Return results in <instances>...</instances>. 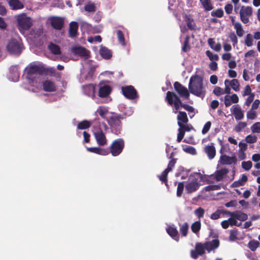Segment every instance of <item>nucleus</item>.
Wrapping results in <instances>:
<instances>
[{
  "label": "nucleus",
  "instance_id": "46",
  "mask_svg": "<svg viewBox=\"0 0 260 260\" xmlns=\"http://www.w3.org/2000/svg\"><path fill=\"white\" fill-rule=\"evenodd\" d=\"M230 83L231 87L233 90L236 91H237L239 90L240 84L238 80L233 79L230 81Z\"/></svg>",
  "mask_w": 260,
  "mask_h": 260
},
{
  "label": "nucleus",
  "instance_id": "22",
  "mask_svg": "<svg viewBox=\"0 0 260 260\" xmlns=\"http://www.w3.org/2000/svg\"><path fill=\"white\" fill-rule=\"evenodd\" d=\"M177 119L178 126H180V124H187L188 122L187 114L184 111H178Z\"/></svg>",
  "mask_w": 260,
  "mask_h": 260
},
{
  "label": "nucleus",
  "instance_id": "21",
  "mask_svg": "<svg viewBox=\"0 0 260 260\" xmlns=\"http://www.w3.org/2000/svg\"><path fill=\"white\" fill-rule=\"evenodd\" d=\"M112 91L111 87L108 85H104L100 87L99 90V96L101 98L108 96Z\"/></svg>",
  "mask_w": 260,
  "mask_h": 260
},
{
  "label": "nucleus",
  "instance_id": "56",
  "mask_svg": "<svg viewBox=\"0 0 260 260\" xmlns=\"http://www.w3.org/2000/svg\"><path fill=\"white\" fill-rule=\"evenodd\" d=\"M211 122L210 121L207 122L204 125V127L202 131V133L203 135L207 134L209 131L210 128H211Z\"/></svg>",
  "mask_w": 260,
  "mask_h": 260
},
{
  "label": "nucleus",
  "instance_id": "24",
  "mask_svg": "<svg viewBox=\"0 0 260 260\" xmlns=\"http://www.w3.org/2000/svg\"><path fill=\"white\" fill-rule=\"evenodd\" d=\"M73 52L80 56L87 58L89 55V51L82 47H77L73 49Z\"/></svg>",
  "mask_w": 260,
  "mask_h": 260
},
{
  "label": "nucleus",
  "instance_id": "29",
  "mask_svg": "<svg viewBox=\"0 0 260 260\" xmlns=\"http://www.w3.org/2000/svg\"><path fill=\"white\" fill-rule=\"evenodd\" d=\"M48 49L54 55H59L61 54L60 48L56 44L52 43H50L48 45Z\"/></svg>",
  "mask_w": 260,
  "mask_h": 260
},
{
  "label": "nucleus",
  "instance_id": "9",
  "mask_svg": "<svg viewBox=\"0 0 260 260\" xmlns=\"http://www.w3.org/2000/svg\"><path fill=\"white\" fill-rule=\"evenodd\" d=\"M93 133L98 144L100 146H104L107 144V140L105 133L100 127H93Z\"/></svg>",
  "mask_w": 260,
  "mask_h": 260
},
{
  "label": "nucleus",
  "instance_id": "32",
  "mask_svg": "<svg viewBox=\"0 0 260 260\" xmlns=\"http://www.w3.org/2000/svg\"><path fill=\"white\" fill-rule=\"evenodd\" d=\"M173 156H174V152H172L170 154V155L169 157V158L171 159V160H170V161L168 165L167 168L166 169L169 172H171L172 171L173 168L174 167V166L176 163L177 159L173 158Z\"/></svg>",
  "mask_w": 260,
  "mask_h": 260
},
{
  "label": "nucleus",
  "instance_id": "18",
  "mask_svg": "<svg viewBox=\"0 0 260 260\" xmlns=\"http://www.w3.org/2000/svg\"><path fill=\"white\" fill-rule=\"evenodd\" d=\"M78 24L76 21H72L69 24V36L71 38H76L78 35Z\"/></svg>",
  "mask_w": 260,
  "mask_h": 260
},
{
  "label": "nucleus",
  "instance_id": "31",
  "mask_svg": "<svg viewBox=\"0 0 260 260\" xmlns=\"http://www.w3.org/2000/svg\"><path fill=\"white\" fill-rule=\"evenodd\" d=\"M200 2L205 11H209L213 9L211 0H202Z\"/></svg>",
  "mask_w": 260,
  "mask_h": 260
},
{
  "label": "nucleus",
  "instance_id": "16",
  "mask_svg": "<svg viewBox=\"0 0 260 260\" xmlns=\"http://www.w3.org/2000/svg\"><path fill=\"white\" fill-rule=\"evenodd\" d=\"M237 161V157L235 156H229L226 155H222L220 157V162L223 165H231L236 164Z\"/></svg>",
  "mask_w": 260,
  "mask_h": 260
},
{
  "label": "nucleus",
  "instance_id": "50",
  "mask_svg": "<svg viewBox=\"0 0 260 260\" xmlns=\"http://www.w3.org/2000/svg\"><path fill=\"white\" fill-rule=\"evenodd\" d=\"M220 187L218 185H209L204 187V190L206 191H210L212 190H218Z\"/></svg>",
  "mask_w": 260,
  "mask_h": 260
},
{
  "label": "nucleus",
  "instance_id": "4",
  "mask_svg": "<svg viewBox=\"0 0 260 260\" xmlns=\"http://www.w3.org/2000/svg\"><path fill=\"white\" fill-rule=\"evenodd\" d=\"M17 22L18 29L21 32L28 30L32 24L31 18L27 16L25 13H22L18 15Z\"/></svg>",
  "mask_w": 260,
  "mask_h": 260
},
{
  "label": "nucleus",
  "instance_id": "49",
  "mask_svg": "<svg viewBox=\"0 0 260 260\" xmlns=\"http://www.w3.org/2000/svg\"><path fill=\"white\" fill-rule=\"evenodd\" d=\"M97 112H98L99 115L103 118V119H106V115L108 112V110L103 107H100L98 110H97Z\"/></svg>",
  "mask_w": 260,
  "mask_h": 260
},
{
  "label": "nucleus",
  "instance_id": "23",
  "mask_svg": "<svg viewBox=\"0 0 260 260\" xmlns=\"http://www.w3.org/2000/svg\"><path fill=\"white\" fill-rule=\"evenodd\" d=\"M229 170L226 168H222L215 172V179L217 181H221L229 173Z\"/></svg>",
  "mask_w": 260,
  "mask_h": 260
},
{
  "label": "nucleus",
  "instance_id": "60",
  "mask_svg": "<svg viewBox=\"0 0 260 260\" xmlns=\"http://www.w3.org/2000/svg\"><path fill=\"white\" fill-rule=\"evenodd\" d=\"M183 150L185 152L191 154H195L196 153V149L192 146H188L186 148H184Z\"/></svg>",
  "mask_w": 260,
  "mask_h": 260
},
{
  "label": "nucleus",
  "instance_id": "53",
  "mask_svg": "<svg viewBox=\"0 0 260 260\" xmlns=\"http://www.w3.org/2000/svg\"><path fill=\"white\" fill-rule=\"evenodd\" d=\"M85 11L88 12H94L95 11V7L93 4H88L84 6Z\"/></svg>",
  "mask_w": 260,
  "mask_h": 260
},
{
  "label": "nucleus",
  "instance_id": "34",
  "mask_svg": "<svg viewBox=\"0 0 260 260\" xmlns=\"http://www.w3.org/2000/svg\"><path fill=\"white\" fill-rule=\"evenodd\" d=\"M234 28L236 29L237 35L238 37H241L243 36L244 31L242 28L241 24L240 22H235Z\"/></svg>",
  "mask_w": 260,
  "mask_h": 260
},
{
  "label": "nucleus",
  "instance_id": "35",
  "mask_svg": "<svg viewBox=\"0 0 260 260\" xmlns=\"http://www.w3.org/2000/svg\"><path fill=\"white\" fill-rule=\"evenodd\" d=\"M91 126L90 121L87 120H84L80 122L77 125V128L79 129H86Z\"/></svg>",
  "mask_w": 260,
  "mask_h": 260
},
{
  "label": "nucleus",
  "instance_id": "3",
  "mask_svg": "<svg viewBox=\"0 0 260 260\" xmlns=\"http://www.w3.org/2000/svg\"><path fill=\"white\" fill-rule=\"evenodd\" d=\"M180 96H178L176 93L173 91H167L165 98V101L167 104L171 106H174L175 109L174 112L175 113L180 107L183 108V106L185 104L182 102Z\"/></svg>",
  "mask_w": 260,
  "mask_h": 260
},
{
  "label": "nucleus",
  "instance_id": "19",
  "mask_svg": "<svg viewBox=\"0 0 260 260\" xmlns=\"http://www.w3.org/2000/svg\"><path fill=\"white\" fill-rule=\"evenodd\" d=\"M206 250L210 252L211 251L218 248L219 246V241L217 239H215L210 241H207L205 243Z\"/></svg>",
  "mask_w": 260,
  "mask_h": 260
},
{
  "label": "nucleus",
  "instance_id": "64",
  "mask_svg": "<svg viewBox=\"0 0 260 260\" xmlns=\"http://www.w3.org/2000/svg\"><path fill=\"white\" fill-rule=\"evenodd\" d=\"M239 147L240 148L239 151L240 152L244 153V151L247 149V145L245 143H243L242 142H240L239 143Z\"/></svg>",
  "mask_w": 260,
  "mask_h": 260
},
{
  "label": "nucleus",
  "instance_id": "51",
  "mask_svg": "<svg viewBox=\"0 0 260 260\" xmlns=\"http://www.w3.org/2000/svg\"><path fill=\"white\" fill-rule=\"evenodd\" d=\"M206 54L211 60H217L219 58L217 54H213L209 50L206 51Z\"/></svg>",
  "mask_w": 260,
  "mask_h": 260
},
{
  "label": "nucleus",
  "instance_id": "25",
  "mask_svg": "<svg viewBox=\"0 0 260 260\" xmlns=\"http://www.w3.org/2000/svg\"><path fill=\"white\" fill-rule=\"evenodd\" d=\"M204 151L210 159H212L215 157L216 149L213 143H211L210 145L206 146L204 148Z\"/></svg>",
  "mask_w": 260,
  "mask_h": 260
},
{
  "label": "nucleus",
  "instance_id": "20",
  "mask_svg": "<svg viewBox=\"0 0 260 260\" xmlns=\"http://www.w3.org/2000/svg\"><path fill=\"white\" fill-rule=\"evenodd\" d=\"M233 108L232 113L234 115L236 120H239L243 118L244 112L242 110L241 107L238 105H234L232 107Z\"/></svg>",
  "mask_w": 260,
  "mask_h": 260
},
{
  "label": "nucleus",
  "instance_id": "33",
  "mask_svg": "<svg viewBox=\"0 0 260 260\" xmlns=\"http://www.w3.org/2000/svg\"><path fill=\"white\" fill-rule=\"evenodd\" d=\"M260 246V243L256 240H250L247 245V247L252 251H255Z\"/></svg>",
  "mask_w": 260,
  "mask_h": 260
},
{
  "label": "nucleus",
  "instance_id": "55",
  "mask_svg": "<svg viewBox=\"0 0 260 260\" xmlns=\"http://www.w3.org/2000/svg\"><path fill=\"white\" fill-rule=\"evenodd\" d=\"M222 212L223 210H218L211 215L210 218L213 220L217 219L220 218V215Z\"/></svg>",
  "mask_w": 260,
  "mask_h": 260
},
{
  "label": "nucleus",
  "instance_id": "59",
  "mask_svg": "<svg viewBox=\"0 0 260 260\" xmlns=\"http://www.w3.org/2000/svg\"><path fill=\"white\" fill-rule=\"evenodd\" d=\"M183 108H184L185 110L187 111L188 112L190 113H193V114L192 115H190V117L192 118L194 116V109L191 106H189L187 104H185Z\"/></svg>",
  "mask_w": 260,
  "mask_h": 260
},
{
  "label": "nucleus",
  "instance_id": "57",
  "mask_svg": "<svg viewBox=\"0 0 260 260\" xmlns=\"http://www.w3.org/2000/svg\"><path fill=\"white\" fill-rule=\"evenodd\" d=\"M252 166V164L251 161H243L242 162V168L246 171L250 170Z\"/></svg>",
  "mask_w": 260,
  "mask_h": 260
},
{
  "label": "nucleus",
  "instance_id": "39",
  "mask_svg": "<svg viewBox=\"0 0 260 260\" xmlns=\"http://www.w3.org/2000/svg\"><path fill=\"white\" fill-rule=\"evenodd\" d=\"M170 172L165 169L161 174L160 175L158 176V178L159 180L162 182L165 183L166 185L167 186V181H168V174Z\"/></svg>",
  "mask_w": 260,
  "mask_h": 260
},
{
  "label": "nucleus",
  "instance_id": "47",
  "mask_svg": "<svg viewBox=\"0 0 260 260\" xmlns=\"http://www.w3.org/2000/svg\"><path fill=\"white\" fill-rule=\"evenodd\" d=\"M117 36L119 43L122 45H125V39L122 31L120 30L117 31Z\"/></svg>",
  "mask_w": 260,
  "mask_h": 260
},
{
  "label": "nucleus",
  "instance_id": "14",
  "mask_svg": "<svg viewBox=\"0 0 260 260\" xmlns=\"http://www.w3.org/2000/svg\"><path fill=\"white\" fill-rule=\"evenodd\" d=\"M50 24L52 28L56 30H61L64 24V20L62 18L58 16L51 17Z\"/></svg>",
  "mask_w": 260,
  "mask_h": 260
},
{
  "label": "nucleus",
  "instance_id": "28",
  "mask_svg": "<svg viewBox=\"0 0 260 260\" xmlns=\"http://www.w3.org/2000/svg\"><path fill=\"white\" fill-rule=\"evenodd\" d=\"M100 54L104 59H109L112 56V52L106 47H102L100 50Z\"/></svg>",
  "mask_w": 260,
  "mask_h": 260
},
{
  "label": "nucleus",
  "instance_id": "41",
  "mask_svg": "<svg viewBox=\"0 0 260 260\" xmlns=\"http://www.w3.org/2000/svg\"><path fill=\"white\" fill-rule=\"evenodd\" d=\"M246 126V122L242 121L239 122L238 124L235 126L234 131L237 133H240Z\"/></svg>",
  "mask_w": 260,
  "mask_h": 260
},
{
  "label": "nucleus",
  "instance_id": "58",
  "mask_svg": "<svg viewBox=\"0 0 260 260\" xmlns=\"http://www.w3.org/2000/svg\"><path fill=\"white\" fill-rule=\"evenodd\" d=\"M256 117V113L251 109L247 112V117L249 119L253 120Z\"/></svg>",
  "mask_w": 260,
  "mask_h": 260
},
{
  "label": "nucleus",
  "instance_id": "2",
  "mask_svg": "<svg viewBox=\"0 0 260 260\" xmlns=\"http://www.w3.org/2000/svg\"><path fill=\"white\" fill-rule=\"evenodd\" d=\"M124 119L122 115L111 112V115L106 117V120L110 127L112 132L118 135L122 130L121 120Z\"/></svg>",
  "mask_w": 260,
  "mask_h": 260
},
{
  "label": "nucleus",
  "instance_id": "40",
  "mask_svg": "<svg viewBox=\"0 0 260 260\" xmlns=\"http://www.w3.org/2000/svg\"><path fill=\"white\" fill-rule=\"evenodd\" d=\"M224 12L221 8H218L211 12V15L213 17H217L218 18H221L223 17Z\"/></svg>",
  "mask_w": 260,
  "mask_h": 260
},
{
  "label": "nucleus",
  "instance_id": "11",
  "mask_svg": "<svg viewBox=\"0 0 260 260\" xmlns=\"http://www.w3.org/2000/svg\"><path fill=\"white\" fill-rule=\"evenodd\" d=\"M206 247L205 244L197 242L195 245L194 250L190 251V256L193 259H196L199 255H203L205 252Z\"/></svg>",
  "mask_w": 260,
  "mask_h": 260
},
{
  "label": "nucleus",
  "instance_id": "48",
  "mask_svg": "<svg viewBox=\"0 0 260 260\" xmlns=\"http://www.w3.org/2000/svg\"><path fill=\"white\" fill-rule=\"evenodd\" d=\"M184 182H179L177 188V196L180 197L182 196L184 189Z\"/></svg>",
  "mask_w": 260,
  "mask_h": 260
},
{
  "label": "nucleus",
  "instance_id": "63",
  "mask_svg": "<svg viewBox=\"0 0 260 260\" xmlns=\"http://www.w3.org/2000/svg\"><path fill=\"white\" fill-rule=\"evenodd\" d=\"M231 41L233 42V45L235 46L238 43V38L234 32H232L229 35Z\"/></svg>",
  "mask_w": 260,
  "mask_h": 260
},
{
  "label": "nucleus",
  "instance_id": "43",
  "mask_svg": "<svg viewBox=\"0 0 260 260\" xmlns=\"http://www.w3.org/2000/svg\"><path fill=\"white\" fill-rule=\"evenodd\" d=\"M245 140L247 143L253 144L257 142V138L255 135H248L246 137Z\"/></svg>",
  "mask_w": 260,
  "mask_h": 260
},
{
  "label": "nucleus",
  "instance_id": "42",
  "mask_svg": "<svg viewBox=\"0 0 260 260\" xmlns=\"http://www.w3.org/2000/svg\"><path fill=\"white\" fill-rule=\"evenodd\" d=\"M238 234V231L237 229H234L230 231L229 240L231 241H236L238 238L237 235Z\"/></svg>",
  "mask_w": 260,
  "mask_h": 260
},
{
  "label": "nucleus",
  "instance_id": "15",
  "mask_svg": "<svg viewBox=\"0 0 260 260\" xmlns=\"http://www.w3.org/2000/svg\"><path fill=\"white\" fill-rule=\"evenodd\" d=\"M200 184L198 181V179L195 178L191 181L187 183L185 185V189L188 193H191L197 190Z\"/></svg>",
  "mask_w": 260,
  "mask_h": 260
},
{
  "label": "nucleus",
  "instance_id": "52",
  "mask_svg": "<svg viewBox=\"0 0 260 260\" xmlns=\"http://www.w3.org/2000/svg\"><path fill=\"white\" fill-rule=\"evenodd\" d=\"M205 210L201 207H199L194 211V214L199 218H201L204 216Z\"/></svg>",
  "mask_w": 260,
  "mask_h": 260
},
{
  "label": "nucleus",
  "instance_id": "44",
  "mask_svg": "<svg viewBox=\"0 0 260 260\" xmlns=\"http://www.w3.org/2000/svg\"><path fill=\"white\" fill-rule=\"evenodd\" d=\"M253 38L250 34H248L245 39V44L247 47H251L253 45Z\"/></svg>",
  "mask_w": 260,
  "mask_h": 260
},
{
  "label": "nucleus",
  "instance_id": "6",
  "mask_svg": "<svg viewBox=\"0 0 260 260\" xmlns=\"http://www.w3.org/2000/svg\"><path fill=\"white\" fill-rule=\"evenodd\" d=\"M26 69L27 78L29 80H33L34 75H42L46 72L43 66L36 64H30Z\"/></svg>",
  "mask_w": 260,
  "mask_h": 260
},
{
  "label": "nucleus",
  "instance_id": "37",
  "mask_svg": "<svg viewBox=\"0 0 260 260\" xmlns=\"http://www.w3.org/2000/svg\"><path fill=\"white\" fill-rule=\"evenodd\" d=\"M180 225V232L183 237H186L187 235L189 225L187 222H184Z\"/></svg>",
  "mask_w": 260,
  "mask_h": 260
},
{
  "label": "nucleus",
  "instance_id": "36",
  "mask_svg": "<svg viewBox=\"0 0 260 260\" xmlns=\"http://www.w3.org/2000/svg\"><path fill=\"white\" fill-rule=\"evenodd\" d=\"M201 228V223L200 220L194 222L191 225V230L192 232L197 234Z\"/></svg>",
  "mask_w": 260,
  "mask_h": 260
},
{
  "label": "nucleus",
  "instance_id": "10",
  "mask_svg": "<svg viewBox=\"0 0 260 260\" xmlns=\"http://www.w3.org/2000/svg\"><path fill=\"white\" fill-rule=\"evenodd\" d=\"M239 13L241 21L247 23L249 21V17L252 14V8L249 6H242Z\"/></svg>",
  "mask_w": 260,
  "mask_h": 260
},
{
  "label": "nucleus",
  "instance_id": "27",
  "mask_svg": "<svg viewBox=\"0 0 260 260\" xmlns=\"http://www.w3.org/2000/svg\"><path fill=\"white\" fill-rule=\"evenodd\" d=\"M9 5L12 10L22 9L24 8L23 3L19 0H10Z\"/></svg>",
  "mask_w": 260,
  "mask_h": 260
},
{
  "label": "nucleus",
  "instance_id": "8",
  "mask_svg": "<svg viewBox=\"0 0 260 260\" xmlns=\"http://www.w3.org/2000/svg\"><path fill=\"white\" fill-rule=\"evenodd\" d=\"M121 91L124 97L128 100H135L138 97L136 89L132 85L122 86Z\"/></svg>",
  "mask_w": 260,
  "mask_h": 260
},
{
  "label": "nucleus",
  "instance_id": "5",
  "mask_svg": "<svg viewBox=\"0 0 260 260\" xmlns=\"http://www.w3.org/2000/svg\"><path fill=\"white\" fill-rule=\"evenodd\" d=\"M124 146L123 139L119 138L115 140L109 147L110 152L113 156H118L122 152Z\"/></svg>",
  "mask_w": 260,
  "mask_h": 260
},
{
  "label": "nucleus",
  "instance_id": "45",
  "mask_svg": "<svg viewBox=\"0 0 260 260\" xmlns=\"http://www.w3.org/2000/svg\"><path fill=\"white\" fill-rule=\"evenodd\" d=\"M252 133H260V122H256L253 123L251 127Z\"/></svg>",
  "mask_w": 260,
  "mask_h": 260
},
{
  "label": "nucleus",
  "instance_id": "62",
  "mask_svg": "<svg viewBox=\"0 0 260 260\" xmlns=\"http://www.w3.org/2000/svg\"><path fill=\"white\" fill-rule=\"evenodd\" d=\"M213 93L217 96L220 95L224 93L223 89L220 87H215L213 91Z\"/></svg>",
  "mask_w": 260,
  "mask_h": 260
},
{
  "label": "nucleus",
  "instance_id": "38",
  "mask_svg": "<svg viewBox=\"0 0 260 260\" xmlns=\"http://www.w3.org/2000/svg\"><path fill=\"white\" fill-rule=\"evenodd\" d=\"M189 39L190 37L188 35L186 36L185 38V40L183 43V45L182 48V50L184 52H187L190 49V45L189 44Z\"/></svg>",
  "mask_w": 260,
  "mask_h": 260
},
{
  "label": "nucleus",
  "instance_id": "13",
  "mask_svg": "<svg viewBox=\"0 0 260 260\" xmlns=\"http://www.w3.org/2000/svg\"><path fill=\"white\" fill-rule=\"evenodd\" d=\"M177 141L180 143L184 138L185 132H190L193 128L191 124H183L179 126Z\"/></svg>",
  "mask_w": 260,
  "mask_h": 260
},
{
  "label": "nucleus",
  "instance_id": "17",
  "mask_svg": "<svg viewBox=\"0 0 260 260\" xmlns=\"http://www.w3.org/2000/svg\"><path fill=\"white\" fill-rule=\"evenodd\" d=\"M43 89L45 91L54 92L56 90L55 83L51 80H46L42 82Z\"/></svg>",
  "mask_w": 260,
  "mask_h": 260
},
{
  "label": "nucleus",
  "instance_id": "61",
  "mask_svg": "<svg viewBox=\"0 0 260 260\" xmlns=\"http://www.w3.org/2000/svg\"><path fill=\"white\" fill-rule=\"evenodd\" d=\"M254 94V93L251 92V89L250 88V85H247L246 86L244 91L242 94L243 96L249 95L250 96V94Z\"/></svg>",
  "mask_w": 260,
  "mask_h": 260
},
{
  "label": "nucleus",
  "instance_id": "7",
  "mask_svg": "<svg viewBox=\"0 0 260 260\" xmlns=\"http://www.w3.org/2000/svg\"><path fill=\"white\" fill-rule=\"evenodd\" d=\"M8 51L11 54L19 55L22 51V45L15 39L10 40L7 45Z\"/></svg>",
  "mask_w": 260,
  "mask_h": 260
},
{
  "label": "nucleus",
  "instance_id": "30",
  "mask_svg": "<svg viewBox=\"0 0 260 260\" xmlns=\"http://www.w3.org/2000/svg\"><path fill=\"white\" fill-rule=\"evenodd\" d=\"M233 215L237 220L242 221L246 220L248 218L247 215L240 211H236Z\"/></svg>",
  "mask_w": 260,
  "mask_h": 260
},
{
  "label": "nucleus",
  "instance_id": "26",
  "mask_svg": "<svg viewBox=\"0 0 260 260\" xmlns=\"http://www.w3.org/2000/svg\"><path fill=\"white\" fill-rule=\"evenodd\" d=\"M166 230L167 233L170 236V237H172V238H173L177 242L179 241V234L176 228L170 226Z\"/></svg>",
  "mask_w": 260,
  "mask_h": 260
},
{
  "label": "nucleus",
  "instance_id": "1",
  "mask_svg": "<svg viewBox=\"0 0 260 260\" xmlns=\"http://www.w3.org/2000/svg\"><path fill=\"white\" fill-rule=\"evenodd\" d=\"M188 89L191 94L202 99L206 94V90L203 87V79L198 75L190 77Z\"/></svg>",
  "mask_w": 260,
  "mask_h": 260
},
{
  "label": "nucleus",
  "instance_id": "12",
  "mask_svg": "<svg viewBox=\"0 0 260 260\" xmlns=\"http://www.w3.org/2000/svg\"><path fill=\"white\" fill-rule=\"evenodd\" d=\"M174 87L175 90L181 98L186 100L189 99L190 94L187 88L183 86L180 83L177 81L174 83Z\"/></svg>",
  "mask_w": 260,
  "mask_h": 260
},
{
  "label": "nucleus",
  "instance_id": "54",
  "mask_svg": "<svg viewBox=\"0 0 260 260\" xmlns=\"http://www.w3.org/2000/svg\"><path fill=\"white\" fill-rule=\"evenodd\" d=\"M186 24L189 29L191 30H194L195 29L196 24L192 19L189 17L187 18L186 19Z\"/></svg>",
  "mask_w": 260,
  "mask_h": 260
}]
</instances>
